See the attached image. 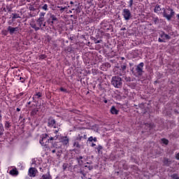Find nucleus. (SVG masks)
I'll use <instances>...</instances> for the list:
<instances>
[{"mask_svg":"<svg viewBox=\"0 0 179 179\" xmlns=\"http://www.w3.org/2000/svg\"><path fill=\"white\" fill-rule=\"evenodd\" d=\"M45 13L41 12L39 14V17L36 20V22L34 19H32L29 23V26L35 30V31H38V30H44L47 22H45Z\"/></svg>","mask_w":179,"mask_h":179,"instance_id":"obj_1","label":"nucleus"},{"mask_svg":"<svg viewBox=\"0 0 179 179\" xmlns=\"http://www.w3.org/2000/svg\"><path fill=\"white\" fill-rule=\"evenodd\" d=\"M143 66H145V64L143 62H141L136 66L135 71L131 70V72L134 76H142V75H143Z\"/></svg>","mask_w":179,"mask_h":179,"instance_id":"obj_2","label":"nucleus"},{"mask_svg":"<svg viewBox=\"0 0 179 179\" xmlns=\"http://www.w3.org/2000/svg\"><path fill=\"white\" fill-rule=\"evenodd\" d=\"M50 141H54V137H50L48 134H44L41 136V139L39 142L41 145H42V146H44V148H47V145L50 143Z\"/></svg>","mask_w":179,"mask_h":179,"instance_id":"obj_3","label":"nucleus"},{"mask_svg":"<svg viewBox=\"0 0 179 179\" xmlns=\"http://www.w3.org/2000/svg\"><path fill=\"white\" fill-rule=\"evenodd\" d=\"M111 85L116 87L117 89H120L122 86V78L119 76H113L111 80Z\"/></svg>","mask_w":179,"mask_h":179,"instance_id":"obj_4","label":"nucleus"},{"mask_svg":"<svg viewBox=\"0 0 179 179\" xmlns=\"http://www.w3.org/2000/svg\"><path fill=\"white\" fill-rule=\"evenodd\" d=\"M101 29H103L104 31H109L110 30H111V31H113V25L110 24V22L105 20L101 22Z\"/></svg>","mask_w":179,"mask_h":179,"instance_id":"obj_5","label":"nucleus"},{"mask_svg":"<svg viewBox=\"0 0 179 179\" xmlns=\"http://www.w3.org/2000/svg\"><path fill=\"white\" fill-rule=\"evenodd\" d=\"M167 10H169V12H171L170 14H167V11H166V9L164 8L163 16L164 17H166L167 20H171V17H173L174 15H176V13L174 12L173 8H169Z\"/></svg>","mask_w":179,"mask_h":179,"instance_id":"obj_6","label":"nucleus"},{"mask_svg":"<svg viewBox=\"0 0 179 179\" xmlns=\"http://www.w3.org/2000/svg\"><path fill=\"white\" fill-rule=\"evenodd\" d=\"M122 15L124 20H129V19L132 17V14L131 13V10H129V9L128 8L123 9Z\"/></svg>","mask_w":179,"mask_h":179,"instance_id":"obj_7","label":"nucleus"},{"mask_svg":"<svg viewBox=\"0 0 179 179\" xmlns=\"http://www.w3.org/2000/svg\"><path fill=\"white\" fill-rule=\"evenodd\" d=\"M58 18H57V16L55 15L50 13V17L47 20L48 24H50V26H52L55 23V22H57Z\"/></svg>","mask_w":179,"mask_h":179,"instance_id":"obj_8","label":"nucleus"},{"mask_svg":"<svg viewBox=\"0 0 179 179\" xmlns=\"http://www.w3.org/2000/svg\"><path fill=\"white\" fill-rule=\"evenodd\" d=\"M48 127H49V128H57V121H55L54 117H50L48 118Z\"/></svg>","mask_w":179,"mask_h":179,"instance_id":"obj_9","label":"nucleus"},{"mask_svg":"<svg viewBox=\"0 0 179 179\" xmlns=\"http://www.w3.org/2000/svg\"><path fill=\"white\" fill-rule=\"evenodd\" d=\"M57 147L54 144H52L50 147H45V150L48 152H51L52 153H57Z\"/></svg>","mask_w":179,"mask_h":179,"instance_id":"obj_10","label":"nucleus"},{"mask_svg":"<svg viewBox=\"0 0 179 179\" xmlns=\"http://www.w3.org/2000/svg\"><path fill=\"white\" fill-rule=\"evenodd\" d=\"M8 31L10 34H13L15 31H19V27H12L10 26L8 27L7 28Z\"/></svg>","mask_w":179,"mask_h":179,"instance_id":"obj_11","label":"nucleus"},{"mask_svg":"<svg viewBox=\"0 0 179 179\" xmlns=\"http://www.w3.org/2000/svg\"><path fill=\"white\" fill-rule=\"evenodd\" d=\"M70 4L71 5V10H76V12H78V10H79V6H78V2L75 1V3L73 1H70Z\"/></svg>","mask_w":179,"mask_h":179,"instance_id":"obj_12","label":"nucleus"},{"mask_svg":"<svg viewBox=\"0 0 179 179\" xmlns=\"http://www.w3.org/2000/svg\"><path fill=\"white\" fill-rule=\"evenodd\" d=\"M36 174H37V170H36V168H30L29 169V177H36Z\"/></svg>","mask_w":179,"mask_h":179,"instance_id":"obj_13","label":"nucleus"},{"mask_svg":"<svg viewBox=\"0 0 179 179\" xmlns=\"http://www.w3.org/2000/svg\"><path fill=\"white\" fill-rule=\"evenodd\" d=\"M60 142L64 145L66 146L69 144V138L67 136H64L60 139Z\"/></svg>","mask_w":179,"mask_h":179,"instance_id":"obj_14","label":"nucleus"},{"mask_svg":"<svg viewBox=\"0 0 179 179\" xmlns=\"http://www.w3.org/2000/svg\"><path fill=\"white\" fill-rule=\"evenodd\" d=\"M9 174L10 176H18L19 175V171H17V169L16 168L13 169L12 170L10 171Z\"/></svg>","mask_w":179,"mask_h":179,"instance_id":"obj_15","label":"nucleus"},{"mask_svg":"<svg viewBox=\"0 0 179 179\" xmlns=\"http://www.w3.org/2000/svg\"><path fill=\"white\" fill-rule=\"evenodd\" d=\"M163 163L164 164V166H166V167L170 166V164H171V163H173L171 162V160L169 159L168 158H164L163 160Z\"/></svg>","mask_w":179,"mask_h":179,"instance_id":"obj_16","label":"nucleus"},{"mask_svg":"<svg viewBox=\"0 0 179 179\" xmlns=\"http://www.w3.org/2000/svg\"><path fill=\"white\" fill-rule=\"evenodd\" d=\"M160 37L162 38H163V40L166 39V40H170V38H171V36H169V34H165L164 32H162L160 34Z\"/></svg>","mask_w":179,"mask_h":179,"instance_id":"obj_17","label":"nucleus"},{"mask_svg":"<svg viewBox=\"0 0 179 179\" xmlns=\"http://www.w3.org/2000/svg\"><path fill=\"white\" fill-rule=\"evenodd\" d=\"M110 113L111 114H115V115H117L119 110L115 108V106H113L110 108Z\"/></svg>","mask_w":179,"mask_h":179,"instance_id":"obj_18","label":"nucleus"},{"mask_svg":"<svg viewBox=\"0 0 179 179\" xmlns=\"http://www.w3.org/2000/svg\"><path fill=\"white\" fill-rule=\"evenodd\" d=\"M40 9H42V10H45V12H48V4H43L39 6Z\"/></svg>","mask_w":179,"mask_h":179,"instance_id":"obj_19","label":"nucleus"},{"mask_svg":"<svg viewBox=\"0 0 179 179\" xmlns=\"http://www.w3.org/2000/svg\"><path fill=\"white\" fill-rule=\"evenodd\" d=\"M4 127H5L6 129H9V128H10L12 127V124H10V122L9 121H6L5 124H4Z\"/></svg>","mask_w":179,"mask_h":179,"instance_id":"obj_20","label":"nucleus"},{"mask_svg":"<svg viewBox=\"0 0 179 179\" xmlns=\"http://www.w3.org/2000/svg\"><path fill=\"white\" fill-rule=\"evenodd\" d=\"M38 113V108H35L31 111V115L32 116L36 115Z\"/></svg>","mask_w":179,"mask_h":179,"instance_id":"obj_21","label":"nucleus"},{"mask_svg":"<svg viewBox=\"0 0 179 179\" xmlns=\"http://www.w3.org/2000/svg\"><path fill=\"white\" fill-rule=\"evenodd\" d=\"M12 20H15V19H20V15L17 13H12Z\"/></svg>","mask_w":179,"mask_h":179,"instance_id":"obj_22","label":"nucleus"},{"mask_svg":"<svg viewBox=\"0 0 179 179\" xmlns=\"http://www.w3.org/2000/svg\"><path fill=\"white\" fill-rule=\"evenodd\" d=\"M5 129H3V124L2 123H0V136H2L3 135Z\"/></svg>","mask_w":179,"mask_h":179,"instance_id":"obj_23","label":"nucleus"},{"mask_svg":"<svg viewBox=\"0 0 179 179\" xmlns=\"http://www.w3.org/2000/svg\"><path fill=\"white\" fill-rule=\"evenodd\" d=\"M160 10H162V8H160L159 5H157L154 9V12H155V13H157V12H160Z\"/></svg>","mask_w":179,"mask_h":179,"instance_id":"obj_24","label":"nucleus"},{"mask_svg":"<svg viewBox=\"0 0 179 179\" xmlns=\"http://www.w3.org/2000/svg\"><path fill=\"white\" fill-rule=\"evenodd\" d=\"M42 179H51V175H50V173L45 175H43Z\"/></svg>","mask_w":179,"mask_h":179,"instance_id":"obj_25","label":"nucleus"},{"mask_svg":"<svg viewBox=\"0 0 179 179\" xmlns=\"http://www.w3.org/2000/svg\"><path fill=\"white\" fill-rule=\"evenodd\" d=\"M35 99H40V97H43V93L41 92H37L35 95H34Z\"/></svg>","mask_w":179,"mask_h":179,"instance_id":"obj_26","label":"nucleus"},{"mask_svg":"<svg viewBox=\"0 0 179 179\" xmlns=\"http://www.w3.org/2000/svg\"><path fill=\"white\" fill-rule=\"evenodd\" d=\"M73 146L74 148H77V149H80V144L78 141L74 142Z\"/></svg>","mask_w":179,"mask_h":179,"instance_id":"obj_27","label":"nucleus"},{"mask_svg":"<svg viewBox=\"0 0 179 179\" xmlns=\"http://www.w3.org/2000/svg\"><path fill=\"white\" fill-rule=\"evenodd\" d=\"M66 51H67V52H72V51H73V49L72 48L71 46H68L66 48Z\"/></svg>","mask_w":179,"mask_h":179,"instance_id":"obj_28","label":"nucleus"},{"mask_svg":"<svg viewBox=\"0 0 179 179\" xmlns=\"http://www.w3.org/2000/svg\"><path fill=\"white\" fill-rule=\"evenodd\" d=\"M162 143H164V145H169V140H167L166 138H162Z\"/></svg>","mask_w":179,"mask_h":179,"instance_id":"obj_29","label":"nucleus"},{"mask_svg":"<svg viewBox=\"0 0 179 179\" xmlns=\"http://www.w3.org/2000/svg\"><path fill=\"white\" fill-rule=\"evenodd\" d=\"M76 139V141H82V139H83V136L80 134H78Z\"/></svg>","mask_w":179,"mask_h":179,"instance_id":"obj_30","label":"nucleus"},{"mask_svg":"<svg viewBox=\"0 0 179 179\" xmlns=\"http://www.w3.org/2000/svg\"><path fill=\"white\" fill-rule=\"evenodd\" d=\"M153 22H154L155 24H159V17H154Z\"/></svg>","mask_w":179,"mask_h":179,"instance_id":"obj_31","label":"nucleus"},{"mask_svg":"<svg viewBox=\"0 0 179 179\" xmlns=\"http://www.w3.org/2000/svg\"><path fill=\"white\" fill-rule=\"evenodd\" d=\"M45 58H47V56L45 55H39V59L40 60L45 59Z\"/></svg>","mask_w":179,"mask_h":179,"instance_id":"obj_32","label":"nucleus"},{"mask_svg":"<svg viewBox=\"0 0 179 179\" xmlns=\"http://www.w3.org/2000/svg\"><path fill=\"white\" fill-rule=\"evenodd\" d=\"M57 8L59 9L60 12H64V10H65V9H66V7H62V6H57Z\"/></svg>","mask_w":179,"mask_h":179,"instance_id":"obj_33","label":"nucleus"},{"mask_svg":"<svg viewBox=\"0 0 179 179\" xmlns=\"http://www.w3.org/2000/svg\"><path fill=\"white\" fill-rule=\"evenodd\" d=\"M96 150L98 151V153H100V150H103V146L99 145L97 148H96Z\"/></svg>","mask_w":179,"mask_h":179,"instance_id":"obj_34","label":"nucleus"},{"mask_svg":"<svg viewBox=\"0 0 179 179\" xmlns=\"http://www.w3.org/2000/svg\"><path fill=\"white\" fill-rule=\"evenodd\" d=\"M133 5H134V0H129V8H132Z\"/></svg>","mask_w":179,"mask_h":179,"instance_id":"obj_35","label":"nucleus"},{"mask_svg":"<svg viewBox=\"0 0 179 179\" xmlns=\"http://www.w3.org/2000/svg\"><path fill=\"white\" fill-rule=\"evenodd\" d=\"M29 10H32L33 12H34V10H36V8H34V6L30 5L29 7Z\"/></svg>","mask_w":179,"mask_h":179,"instance_id":"obj_36","label":"nucleus"},{"mask_svg":"<svg viewBox=\"0 0 179 179\" xmlns=\"http://www.w3.org/2000/svg\"><path fill=\"white\" fill-rule=\"evenodd\" d=\"M122 69H120L119 71H125L127 69V65L124 64V65H122L121 66Z\"/></svg>","mask_w":179,"mask_h":179,"instance_id":"obj_37","label":"nucleus"},{"mask_svg":"<svg viewBox=\"0 0 179 179\" xmlns=\"http://www.w3.org/2000/svg\"><path fill=\"white\" fill-rule=\"evenodd\" d=\"M77 162H78L79 166H82V164H83V160H82V159H77Z\"/></svg>","mask_w":179,"mask_h":179,"instance_id":"obj_38","label":"nucleus"},{"mask_svg":"<svg viewBox=\"0 0 179 179\" xmlns=\"http://www.w3.org/2000/svg\"><path fill=\"white\" fill-rule=\"evenodd\" d=\"M85 167H87L90 171V170H93V166H87V165H85Z\"/></svg>","mask_w":179,"mask_h":179,"instance_id":"obj_39","label":"nucleus"},{"mask_svg":"<svg viewBox=\"0 0 179 179\" xmlns=\"http://www.w3.org/2000/svg\"><path fill=\"white\" fill-rule=\"evenodd\" d=\"M80 173L83 176V177H86V173H85V171L84 170H81L80 171Z\"/></svg>","mask_w":179,"mask_h":179,"instance_id":"obj_40","label":"nucleus"},{"mask_svg":"<svg viewBox=\"0 0 179 179\" xmlns=\"http://www.w3.org/2000/svg\"><path fill=\"white\" fill-rule=\"evenodd\" d=\"M158 41H159V43H166V41H165V40L162 39V38H159Z\"/></svg>","mask_w":179,"mask_h":179,"instance_id":"obj_41","label":"nucleus"},{"mask_svg":"<svg viewBox=\"0 0 179 179\" xmlns=\"http://www.w3.org/2000/svg\"><path fill=\"white\" fill-rule=\"evenodd\" d=\"M178 177V176L177 174H173V175H172V178H173V179H177Z\"/></svg>","mask_w":179,"mask_h":179,"instance_id":"obj_42","label":"nucleus"},{"mask_svg":"<svg viewBox=\"0 0 179 179\" xmlns=\"http://www.w3.org/2000/svg\"><path fill=\"white\" fill-rule=\"evenodd\" d=\"M175 157H176V160H179V152L176 154Z\"/></svg>","mask_w":179,"mask_h":179,"instance_id":"obj_43","label":"nucleus"},{"mask_svg":"<svg viewBox=\"0 0 179 179\" xmlns=\"http://www.w3.org/2000/svg\"><path fill=\"white\" fill-rule=\"evenodd\" d=\"M88 141H89V142H93V136H90V137L88 138Z\"/></svg>","mask_w":179,"mask_h":179,"instance_id":"obj_44","label":"nucleus"},{"mask_svg":"<svg viewBox=\"0 0 179 179\" xmlns=\"http://www.w3.org/2000/svg\"><path fill=\"white\" fill-rule=\"evenodd\" d=\"M60 92H66V89L64 88V87H60Z\"/></svg>","mask_w":179,"mask_h":179,"instance_id":"obj_45","label":"nucleus"},{"mask_svg":"<svg viewBox=\"0 0 179 179\" xmlns=\"http://www.w3.org/2000/svg\"><path fill=\"white\" fill-rule=\"evenodd\" d=\"M83 157L82 156H79L76 157V160H82Z\"/></svg>","mask_w":179,"mask_h":179,"instance_id":"obj_46","label":"nucleus"},{"mask_svg":"<svg viewBox=\"0 0 179 179\" xmlns=\"http://www.w3.org/2000/svg\"><path fill=\"white\" fill-rule=\"evenodd\" d=\"M20 80H21L22 83H24V78L20 77Z\"/></svg>","mask_w":179,"mask_h":179,"instance_id":"obj_47","label":"nucleus"},{"mask_svg":"<svg viewBox=\"0 0 179 179\" xmlns=\"http://www.w3.org/2000/svg\"><path fill=\"white\" fill-rule=\"evenodd\" d=\"M126 82H131V78H125Z\"/></svg>","mask_w":179,"mask_h":179,"instance_id":"obj_48","label":"nucleus"},{"mask_svg":"<svg viewBox=\"0 0 179 179\" xmlns=\"http://www.w3.org/2000/svg\"><path fill=\"white\" fill-rule=\"evenodd\" d=\"M21 122H22V124H24V122H26V117H23L22 121H21Z\"/></svg>","mask_w":179,"mask_h":179,"instance_id":"obj_49","label":"nucleus"},{"mask_svg":"<svg viewBox=\"0 0 179 179\" xmlns=\"http://www.w3.org/2000/svg\"><path fill=\"white\" fill-rule=\"evenodd\" d=\"M83 139H87V135L84 134L83 136Z\"/></svg>","mask_w":179,"mask_h":179,"instance_id":"obj_50","label":"nucleus"},{"mask_svg":"<svg viewBox=\"0 0 179 179\" xmlns=\"http://www.w3.org/2000/svg\"><path fill=\"white\" fill-rule=\"evenodd\" d=\"M106 66H108L110 68L111 64H110V63H106Z\"/></svg>","mask_w":179,"mask_h":179,"instance_id":"obj_51","label":"nucleus"},{"mask_svg":"<svg viewBox=\"0 0 179 179\" xmlns=\"http://www.w3.org/2000/svg\"><path fill=\"white\" fill-rule=\"evenodd\" d=\"M59 131V129H57V130H54V134H58V132Z\"/></svg>","mask_w":179,"mask_h":179,"instance_id":"obj_52","label":"nucleus"},{"mask_svg":"<svg viewBox=\"0 0 179 179\" xmlns=\"http://www.w3.org/2000/svg\"><path fill=\"white\" fill-rule=\"evenodd\" d=\"M19 120H23V115H20Z\"/></svg>","mask_w":179,"mask_h":179,"instance_id":"obj_53","label":"nucleus"},{"mask_svg":"<svg viewBox=\"0 0 179 179\" xmlns=\"http://www.w3.org/2000/svg\"><path fill=\"white\" fill-rule=\"evenodd\" d=\"M120 30H121V31H124L127 30V28L123 27V28H122Z\"/></svg>","mask_w":179,"mask_h":179,"instance_id":"obj_54","label":"nucleus"},{"mask_svg":"<svg viewBox=\"0 0 179 179\" xmlns=\"http://www.w3.org/2000/svg\"><path fill=\"white\" fill-rule=\"evenodd\" d=\"M93 141H94V142H97V138H96V137L93 138Z\"/></svg>","mask_w":179,"mask_h":179,"instance_id":"obj_55","label":"nucleus"},{"mask_svg":"<svg viewBox=\"0 0 179 179\" xmlns=\"http://www.w3.org/2000/svg\"><path fill=\"white\" fill-rule=\"evenodd\" d=\"M63 169L65 170L66 169V166H65V164H63Z\"/></svg>","mask_w":179,"mask_h":179,"instance_id":"obj_56","label":"nucleus"},{"mask_svg":"<svg viewBox=\"0 0 179 179\" xmlns=\"http://www.w3.org/2000/svg\"><path fill=\"white\" fill-rule=\"evenodd\" d=\"M117 75H119L120 76H122V73H116Z\"/></svg>","mask_w":179,"mask_h":179,"instance_id":"obj_57","label":"nucleus"},{"mask_svg":"<svg viewBox=\"0 0 179 179\" xmlns=\"http://www.w3.org/2000/svg\"><path fill=\"white\" fill-rule=\"evenodd\" d=\"M103 103H105L106 104H107V103H108V101H107V99H105V100L103 101Z\"/></svg>","mask_w":179,"mask_h":179,"instance_id":"obj_58","label":"nucleus"},{"mask_svg":"<svg viewBox=\"0 0 179 179\" xmlns=\"http://www.w3.org/2000/svg\"><path fill=\"white\" fill-rule=\"evenodd\" d=\"M0 121H2V114L0 113Z\"/></svg>","mask_w":179,"mask_h":179,"instance_id":"obj_59","label":"nucleus"},{"mask_svg":"<svg viewBox=\"0 0 179 179\" xmlns=\"http://www.w3.org/2000/svg\"><path fill=\"white\" fill-rule=\"evenodd\" d=\"M94 146H96V144H95V143H92V148H94Z\"/></svg>","mask_w":179,"mask_h":179,"instance_id":"obj_60","label":"nucleus"},{"mask_svg":"<svg viewBox=\"0 0 179 179\" xmlns=\"http://www.w3.org/2000/svg\"><path fill=\"white\" fill-rule=\"evenodd\" d=\"M16 111H18V112L20 111V108H17Z\"/></svg>","mask_w":179,"mask_h":179,"instance_id":"obj_61","label":"nucleus"},{"mask_svg":"<svg viewBox=\"0 0 179 179\" xmlns=\"http://www.w3.org/2000/svg\"><path fill=\"white\" fill-rule=\"evenodd\" d=\"M70 40L72 41L73 40V36L70 37Z\"/></svg>","mask_w":179,"mask_h":179,"instance_id":"obj_62","label":"nucleus"},{"mask_svg":"<svg viewBox=\"0 0 179 179\" xmlns=\"http://www.w3.org/2000/svg\"><path fill=\"white\" fill-rule=\"evenodd\" d=\"M8 24H12V22L9 21V22H8Z\"/></svg>","mask_w":179,"mask_h":179,"instance_id":"obj_63","label":"nucleus"},{"mask_svg":"<svg viewBox=\"0 0 179 179\" xmlns=\"http://www.w3.org/2000/svg\"><path fill=\"white\" fill-rule=\"evenodd\" d=\"M176 16H177L178 19H179V14H178Z\"/></svg>","mask_w":179,"mask_h":179,"instance_id":"obj_64","label":"nucleus"}]
</instances>
